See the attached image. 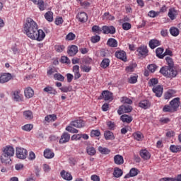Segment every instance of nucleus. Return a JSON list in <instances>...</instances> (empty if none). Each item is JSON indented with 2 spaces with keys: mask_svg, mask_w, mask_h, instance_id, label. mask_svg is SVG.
Returning <instances> with one entry per match:
<instances>
[{
  "mask_svg": "<svg viewBox=\"0 0 181 181\" xmlns=\"http://www.w3.org/2000/svg\"><path fill=\"white\" fill-rule=\"evenodd\" d=\"M163 112H175V110L170 105H165L163 108Z\"/></svg>",
  "mask_w": 181,
  "mask_h": 181,
  "instance_id": "45",
  "label": "nucleus"
},
{
  "mask_svg": "<svg viewBox=\"0 0 181 181\" xmlns=\"http://www.w3.org/2000/svg\"><path fill=\"white\" fill-rule=\"evenodd\" d=\"M56 119H57L56 115H49L45 118V121H46V122H53L56 121Z\"/></svg>",
  "mask_w": 181,
  "mask_h": 181,
  "instance_id": "36",
  "label": "nucleus"
},
{
  "mask_svg": "<svg viewBox=\"0 0 181 181\" xmlns=\"http://www.w3.org/2000/svg\"><path fill=\"white\" fill-rule=\"evenodd\" d=\"M66 39L67 40H74L76 39V35H74L73 33H69L66 35Z\"/></svg>",
  "mask_w": 181,
  "mask_h": 181,
  "instance_id": "60",
  "label": "nucleus"
},
{
  "mask_svg": "<svg viewBox=\"0 0 181 181\" xmlns=\"http://www.w3.org/2000/svg\"><path fill=\"white\" fill-rule=\"evenodd\" d=\"M107 46L110 47H117L118 46V42L114 38H110L107 42Z\"/></svg>",
  "mask_w": 181,
  "mask_h": 181,
  "instance_id": "32",
  "label": "nucleus"
},
{
  "mask_svg": "<svg viewBox=\"0 0 181 181\" xmlns=\"http://www.w3.org/2000/svg\"><path fill=\"white\" fill-rule=\"evenodd\" d=\"M160 73L167 78H173L177 76V71L174 70L173 68L168 66H163L160 68Z\"/></svg>",
  "mask_w": 181,
  "mask_h": 181,
  "instance_id": "2",
  "label": "nucleus"
},
{
  "mask_svg": "<svg viewBox=\"0 0 181 181\" xmlns=\"http://www.w3.org/2000/svg\"><path fill=\"white\" fill-rule=\"evenodd\" d=\"M122 170L119 169V168H115L114 170L113 175L115 177H121L122 176Z\"/></svg>",
  "mask_w": 181,
  "mask_h": 181,
  "instance_id": "41",
  "label": "nucleus"
},
{
  "mask_svg": "<svg viewBox=\"0 0 181 181\" xmlns=\"http://www.w3.org/2000/svg\"><path fill=\"white\" fill-rule=\"evenodd\" d=\"M99 40H101L100 35H95L90 37V42H92V43H98Z\"/></svg>",
  "mask_w": 181,
  "mask_h": 181,
  "instance_id": "53",
  "label": "nucleus"
},
{
  "mask_svg": "<svg viewBox=\"0 0 181 181\" xmlns=\"http://www.w3.org/2000/svg\"><path fill=\"white\" fill-rule=\"evenodd\" d=\"M170 151L173 153H177V152H181V146L171 145L170 146Z\"/></svg>",
  "mask_w": 181,
  "mask_h": 181,
  "instance_id": "34",
  "label": "nucleus"
},
{
  "mask_svg": "<svg viewBox=\"0 0 181 181\" xmlns=\"http://www.w3.org/2000/svg\"><path fill=\"white\" fill-rule=\"evenodd\" d=\"M13 100L17 103L23 101V95L21 94V90H16L13 92Z\"/></svg>",
  "mask_w": 181,
  "mask_h": 181,
  "instance_id": "11",
  "label": "nucleus"
},
{
  "mask_svg": "<svg viewBox=\"0 0 181 181\" xmlns=\"http://www.w3.org/2000/svg\"><path fill=\"white\" fill-rule=\"evenodd\" d=\"M10 80H12V74L9 73H4L0 76L1 84H4V83H8Z\"/></svg>",
  "mask_w": 181,
  "mask_h": 181,
  "instance_id": "10",
  "label": "nucleus"
},
{
  "mask_svg": "<svg viewBox=\"0 0 181 181\" xmlns=\"http://www.w3.org/2000/svg\"><path fill=\"white\" fill-rule=\"evenodd\" d=\"M81 69L85 73H90V71H91V66H86V65L81 66Z\"/></svg>",
  "mask_w": 181,
  "mask_h": 181,
  "instance_id": "58",
  "label": "nucleus"
},
{
  "mask_svg": "<svg viewBox=\"0 0 181 181\" xmlns=\"http://www.w3.org/2000/svg\"><path fill=\"white\" fill-rule=\"evenodd\" d=\"M139 107H140L141 108H144V110H148V108L151 107V102L148 100H141L139 103Z\"/></svg>",
  "mask_w": 181,
  "mask_h": 181,
  "instance_id": "21",
  "label": "nucleus"
},
{
  "mask_svg": "<svg viewBox=\"0 0 181 181\" xmlns=\"http://www.w3.org/2000/svg\"><path fill=\"white\" fill-rule=\"evenodd\" d=\"M105 100V101H112V93L108 90H104L99 98V100Z\"/></svg>",
  "mask_w": 181,
  "mask_h": 181,
  "instance_id": "6",
  "label": "nucleus"
},
{
  "mask_svg": "<svg viewBox=\"0 0 181 181\" xmlns=\"http://www.w3.org/2000/svg\"><path fill=\"white\" fill-rule=\"evenodd\" d=\"M61 176L64 179V180H73V176H71V174H70V173L66 172V170H62L61 172Z\"/></svg>",
  "mask_w": 181,
  "mask_h": 181,
  "instance_id": "26",
  "label": "nucleus"
},
{
  "mask_svg": "<svg viewBox=\"0 0 181 181\" xmlns=\"http://www.w3.org/2000/svg\"><path fill=\"white\" fill-rule=\"evenodd\" d=\"M147 69L149 70V71H151V73H155L158 69V66H156L155 64H151L148 65Z\"/></svg>",
  "mask_w": 181,
  "mask_h": 181,
  "instance_id": "46",
  "label": "nucleus"
},
{
  "mask_svg": "<svg viewBox=\"0 0 181 181\" xmlns=\"http://www.w3.org/2000/svg\"><path fill=\"white\" fill-rule=\"evenodd\" d=\"M133 136L134 139H136V141H141L142 138H144V135H142L141 132L134 133Z\"/></svg>",
  "mask_w": 181,
  "mask_h": 181,
  "instance_id": "52",
  "label": "nucleus"
},
{
  "mask_svg": "<svg viewBox=\"0 0 181 181\" xmlns=\"http://www.w3.org/2000/svg\"><path fill=\"white\" fill-rule=\"evenodd\" d=\"M16 156L18 159H26V156H28V150L23 148H17Z\"/></svg>",
  "mask_w": 181,
  "mask_h": 181,
  "instance_id": "5",
  "label": "nucleus"
},
{
  "mask_svg": "<svg viewBox=\"0 0 181 181\" xmlns=\"http://www.w3.org/2000/svg\"><path fill=\"white\" fill-rule=\"evenodd\" d=\"M140 156L144 160H148V159H151V153H149V151H148L147 150H141L140 151Z\"/></svg>",
  "mask_w": 181,
  "mask_h": 181,
  "instance_id": "23",
  "label": "nucleus"
},
{
  "mask_svg": "<svg viewBox=\"0 0 181 181\" xmlns=\"http://www.w3.org/2000/svg\"><path fill=\"white\" fill-rule=\"evenodd\" d=\"M115 56L117 59H119L123 62H127V53H125L124 51H117L115 53Z\"/></svg>",
  "mask_w": 181,
  "mask_h": 181,
  "instance_id": "16",
  "label": "nucleus"
},
{
  "mask_svg": "<svg viewBox=\"0 0 181 181\" xmlns=\"http://www.w3.org/2000/svg\"><path fill=\"white\" fill-rule=\"evenodd\" d=\"M11 158H12L11 156H8L7 154L2 153L0 157V160L1 163H6V164L11 163L12 162V159H11Z\"/></svg>",
  "mask_w": 181,
  "mask_h": 181,
  "instance_id": "19",
  "label": "nucleus"
},
{
  "mask_svg": "<svg viewBox=\"0 0 181 181\" xmlns=\"http://www.w3.org/2000/svg\"><path fill=\"white\" fill-rule=\"evenodd\" d=\"M23 29L24 33L27 35L28 37L32 39V40L42 42L46 37V34L43 30H39L37 23L30 18L26 19Z\"/></svg>",
  "mask_w": 181,
  "mask_h": 181,
  "instance_id": "1",
  "label": "nucleus"
},
{
  "mask_svg": "<svg viewBox=\"0 0 181 181\" xmlns=\"http://www.w3.org/2000/svg\"><path fill=\"white\" fill-rule=\"evenodd\" d=\"M106 125L108 127V129H110V131H114L115 128V123L112 121H107L106 122Z\"/></svg>",
  "mask_w": 181,
  "mask_h": 181,
  "instance_id": "51",
  "label": "nucleus"
},
{
  "mask_svg": "<svg viewBox=\"0 0 181 181\" xmlns=\"http://www.w3.org/2000/svg\"><path fill=\"white\" fill-rule=\"evenodd\" d=\"M72 71L74 74V80H78V78L81 77V74H80V66L78 65H74Z\"/></svg>",
  "mask_w": 181,
  "mask_h": 181,
  "instance_id": "18",
  "label": "nucleus"
},
{
  "mask_svg": "<svg viewBox=\"0 0 181 181\" xmlns=\"http://www.w3.org/2000/svg\"><path fill=\"white\" fill-rule=\"evenodd\" d=\"M153 93H155L156 97H162L163 94V86L160 85H158L157 86H154L152 89Z\"/></svg>",
  "mask_w": 181,
  "mask_h": 181,
  "instance_id": "8",
  "label": "nucleus"
},
{
  "mask_svg": "<svg viewBox=\"0 0 181 181\" xmlns=\"http://www.w3.org/2000/svg\"><path fill=\"white\" fill-rule=\"evenodd\" d=\"M104 136L106 141H112L113 139H115V137L114 136V133H112L110 130L105 132Z\"/></svg>",
  "mask_w": 181,
  "mask_h": 181,
  "instance_id": "25",
  "label": "nucleus"
},
{
  "mask_svg": "<svg viewBox=\"0 0 181 181\" xmlns=\"http://www.w3.org/2000/svg\"><path fill=\"white\" fill-rule=\"evenodd\" d=\"M23 115L25 119H32L33 118V114L30 110H27L23 112Z\"/></svg>",
  "mask_w": 181,
  "mask_h": 181,
  "instance_id": "44",
  "label": "nucleus"
},
{
  "mask_svg": "<svg viewBox=\"0 0 181 181\" xmlns=\"http://www.w3.org/2000/svg\"><path fill=\"white\" fill-rule=\"evenodd\" d=\"M3 154L12 157L15 154V149L12 146H6L3 150Z\"/></svg>",
  "mask_w": 181,
  "mask_h": 181,
  "instance_id": "15",
  "label": "nucleus"
},
{
  "mask_svg": "<svg viewBox=\"0 0 181 181\" xmlns=\"http://www.w3.org/2000/svg\"><path fill=\"white\" fill-rule=\"evenodd\" d=\"M92 31L95 32V33H98V35H100V33L103 32V29L100 28V26L93 25L92 27Z\"/></svg>",
  "mask_w": 181,
  "mask_h": 181,
  "instance_id": "55",
  "label": "nucleus"
},
{
  "mask_svg": "<svg viewBox=\"0 0 181 181\" xmlns=\"http://www.w3.org/2000/svg\"><path fill=\"white\" fill-rule=\"evenodd\" d=\"M102 30L105 35H108V33H110V35H114V33H115V28L112 25H104L102 28Z\"/></svg>",
  "mask_w": 181,
  "mask_h": 181,
  "instance_id": "12",
  "label": "nucleus"
},
{
  "mask_svg": "<svg viewBox=\"0 0 181 181\" xmlns=\"http://www.w3.org/2000/svg\"><path fill=\"white\" fill-rule=\"evenodd\" d=\"M43 91L45 93H47V94H53L54 95H56V94H57V91L55 90L54 88H53V87L52 86H47L43 89Z\"/></svg>",
  "mask_w": 181,
  "mask_h": 181,
  "instance_id": "29",
  "label": "nucleus"
},
{
  "mask_svg": "<svg viewBox=\"0 0 181 181\" xmlns=\"http://www.w3.org/2000/svg\"><path fill=\"white\" fill-rule=\"evenodd\" d=\"M148 45L151 49H156L158 46H160V41L156 39H153L149 41Z\"/></svg>",
  "mask_w": 181,
  "mask_h": 181,
  "instance_id": "22",
  "label": "nucleus"
},
{
  "mask_svg": "<svg viewBox=\"0 0 181 181\" xmlns=\"http://www.w3.org/2000/svg\"><path fill=\"white\" fill-rule=\"evenodd\" d=\"M170 105L173 109L174 112L177 111V108L180 105V98H175L170 102Z\"/></svg>",
  "mask_w": 181,
  "mask_h": 181,
  "instance_id": "9",
  "label": "nucleus"
},
{
  "mask_svg": "<svg viewBox=\"0 0 181 181\" xmlns=\"http://www.w3.org/2000/svg\"><path fill=\"white\" fill-rule=\"evenodd\" d=\"M136 81H138L137 76H131L129 79V83H130V84H135Z\"/></svg>",
  "mask_w": 181,
  "mask_h": 181,
  "instance_id": "63",
  "label": "nucleus"
},
{
  "mask_svg": "<svg viewBox=\"0 0 181 181\" xmlns=\"http://www.w3.org/2000/svg\"><path fill=\"white\" fill-rule=\"evenodd\" d=\"M24 95L25 98H32V97L35 95V91L33 89H32V88L28 87L24 90Z\"/></svg>",
  "mask_w": 181,
  "mask_h": 181,
  "instance_id": "17",
  "label": "nucleus"
},
{
  "mask_svg": "<svg viewBox=\"0 0 181 181\" xmlns=\"http://www.w3.org/2000/svg\"><path fill=\"white\" fill-rule=\"evenodd\" d=\"M129 173L130 176H132V177H134V176H136L138 173H139V170L136 168H132L129 171Z\"/></svg>",
  "mask_w": 181,
  "mask_h": 181,
  "instance_id": "54",
  "label": "nucleus"
},
{
  "mask_svg": "<svg viewBox=\"0 0 181 181\" xmlns=\"http://www.w3.org/2000/svg\"><path fill=\"white\" fill-rule=\"evenodd\" d=\"M59 90L62 93H69L70 91H73V87L71 86H62Z\"/></svg>",
  "mask_w": 181,
  "mask_h": 181,
  "instance_id": "43",
  "label": "nucleus"
},
{
  "mask_svg": "<svg viewBox=\"0 0 181 181\" xmlns=\"http://www.w3.org/2000/svg\"><path fill=\"white\" fill-rule=\"evenodd\" d=\"M131 23H124L122 24V28L124 30H129L131 29Z\"/></svg>",
  "mask_w": 181,
  "mask_h": 181,
  "instance_id": "64",
  "label": "nucleus"
},
{
  "mask_svg": "<svg viewBox=\"0 0 181 181\" xmlns=\"http://www.w3.org/2000/svg\"><path fill=\"white\" fill-rule=\"evenodd\" d=\"M159 81H158V78H153L149 80L148 81V86L149 87H153V86H156Z\"/></svg>",
  "mask_w": 181,
  "mask_h": 181,
  "instance_id": "50",
  "label": "nucleus"
},
{
  "mask_svg": "<svg viewBox=\"0 0 181 181\" xmlns=\"http://www.w3.org/2000/svg\"><path fill=\"white\" fill-rule=\"evenodd\" d=\"M168 15L170 19H171V21H175L177 15V11L175 8H170L169 10Z\"/></svg>",
  "mask_w": 181,
  "mask_h": 181,
  "instance_id": "28",
  "label": "nucleus"
},
{
  "mask_svg": "<svg viewBox=\"0 0 181 181\" xmlns=\"http://www.w3.org/2000/svg\"><path fill=\"white\" fill-rule=\"evenodd\" d=\"M121 103L125 105V104L131 105L132 104V100L128 98L127 97L121 98Z\"/></svg>",
  "mask_w": 181,
  "mask_h": 181,
  "instance_id": "47",
  "label": "nucleus"
},
{
  "mask_svg": "<svg viewBox=\"0 0 181 181\" xmlns=\"http://www.w3.org/2000/svg\"><path fill=\"white\" fill-rule=\"evenodd\" d=\"M66 131L71 134H78V130L73 127V126H68L66 127Z\"/></svg>",
  "mask_w": 181,
  "mask_h": 181,
  "instance_id": "49",
  "label": "nucleus"
},
{
  "mask_svg": "<svg viewBox=\"0 0 181 181\" xmlns=\"http://www.w3.org/2000/svg\"><path fill=\"white\" fill-rule=\"evenodd\" d=\"M166 63L168 66H166L167 67H170L173 69L175 67V63L173 62V59L170 57H165Z\"/></svg>",
  "mask_w": 181,
  "mask_h": 181,
  "instance_id": "37",
  "label": "nucleus"
},
{
  "mask_svg": "<svg viewBox=\"0 0 181 181\" xmlns=\"http://www.w3.org/2000/svg\"><path fill=\"white\" fill-rule=\"evenodd\" d=\"M67 53L69 56L73 57V56H76V54L78 53V47L76 45H71V47H68Z\"/></svg>",
  "mask_w": 181,
  "mask_h": 181,
  "instance_id": "13",
  "label": "nucleus"
},
{
  "mask_svg": "<svg viewBox=\"0 0 181 181\" xmlns=\"http://www.w3.org/2000/svg\"><path fill=\"white\" fill-rule=\"evenodd\" d=\"M71 127H74L75 128H83L86 127V122L81 119H78L72 121L70 124Z\"/></svg>",
  "mask_w": 181,
  "mask_h": 181,
  "instance_id": "7",
  "label": "nucleus"
},
{
  "mask_svg": "<svg viewBox=\"0 0 181 181\" xmlns=\"http://www.w3.org/2000/svg\"><path fill=\"white\" fill-rule=\"evenodd\" d=\"M86 152H87L88 155H89L90 156H94V155H95V153H97V151H95V148H94L93 146H87Z\"/></svg>",
  "mask_w": 181,
  "mask_h": 181,
  "instance_id": "35",
  "label": "nucleus"
},
{
  "mask_svg": "<svg viewBox=\"0 0 181 181\" xmlns=\"http://www.w3.org/2000/svg\"><path fill=\"white\" fill-rule=\"evenodd\" d=\"M163 48L158 47L156 49V54L158 59H163L165 57V53L163 54Z\"/></svg>",
  "mask_w": 181,
  "mask_h": 181,
  "instance_id": "33",
  "label": "nucleus"
},
{
  "mask_svg": "<svg viewBox=\"0 0 181 181\" xmlns=\"http://www.w3.org/2000/svg\"><path fill=\"white\" fill-rule=\"evenodd\" d=\"M78 2H80L81 6L83 8H88L90 6V3L88 1H81V0H77Z\"/></svg>",
  "mask_w": 181,
  "mask_h": 181,
  "instance_id": "59",
  "label": "nucleus"
},
{
  "mask_svg": "<svg viewBox=\"0 0 181 181\" xmlns=\"http://www.w3.org/2000/svg\"><path fill=\"white\" fill-rule=\"evenodd\" d=\"M23 131H25L26 132H30L33 129V124H27L21 127Z\"/></svg>",
  "mask_w": 181,
  "mask_h": 181,
  "instance_id": "39",
  "label": "nucleus"
},
{
  "mask_svg": "<svg viewBox=\"0 0 181 181\" xmlns=\"http://www.w3.org/2000/svg\"><path fill=\"white\" fill-rule=\"evenodd\" d=\"M70 141V134L67 132H64L59 139V144H66Z\"/></svg>",
  "mask_w": 181,
  "mask_h": 181,
  "instance_id": "20",
  "label": "nucleus"
},
{
  "mask_svg": "<svg viewBox=\"0 0 181 181\" xmlns=\"http://www.w3.org/2000/svg\"><path fill=\"white\" fill-rule=\"evenodd\" d=\"M136 52L138 53V56L139 57H142L143 59H145V57H146V56H148L149 53V50H148V47L145 45L140 46L139 48H137Z\"/></svg>",
  "mask_w": 181,
  "mask_h": 181,
  "instance_id": "3",
  "label": "nucleus"
},
{
  "mask_svg": "<svg viewBox=\"0 0 181 181\" xmlns=\"http://www.w3.org/2000/svg\"><path fill=\"white\" fill-rule=\"evenodd\" d=\"M35 5H37L40 11H45V2L43 0H40L37 3H34Z\"/></svg>",
  "mask_w": 181,
  "mask_h": 181,
  "instance_id": "48",
  "label": "nucleus"
},
{
  "mask_svg": "<svg viewBox=\"0 0 181 181\" xmlns=\"http://www.w3.org/2000/svg\"><path fill=\"white\" fill-rule=\"evenodd\" d=\"M135 67H136V64L130 65V66H127L126 68L127 73H132V71H134V69H135Z\"/></svg>",
  "mask_w": 181,
  "mask_h": 181,
  "instance_id": "62",
  "label": "nucleus"
},
{
  "mask_svg": "<svg viewBox=\"0 0 181 181\" xmlns=\"http://www.w3.org/2000/svg\"><path fill=\"white\" fill-rule=\"evenodd\" d=\"M54 47L56 52H57L58 53H62V52H63V50L66 49V47H64V45H55Z\"/></svg>",
  "mask_w": 181,
  "mask_h": 181,
  "instance_id": "56",
  "label": "nucleus"
},
{
  "mask_svg": "<svg viewBox=\"0 0 181 181\" xmlns=\"http://www.w3.org/2000/svg\"><path fill=\"white\" fill-rule=\"evenodd\" d=\"M54 78H55L56 80H58V81H64V76L60 74H55Z\"/></svg>",
  "mask_w": 181,
  "mask_h": 181,
  "instance_id": "57",
  "label": "nucleus"
},
{
  "mask_svg": "<svg viewBox=\"0 0 181 181\" xmlns=\"http://www.w3.org/2000/svg\"><path fill=\"white\" fill-rule=\"evenodd\" d=\"M76 19H78L79 22L84 23L85 22H87L88 16L86 12H81L77 14Z\"/></svg>",
  "mask_w": 181,
  "mask_h": 181,
  "instance_id": "14",
  "label": "nucleus"
},
{
  "mask_svg": "<svg viewBox=\"0 0 181 181\" xmlns=\"http://www.w3.org/2000/svg\"><path fill=\"white\" fill-rule=\"evenodd\" d=\"M45 18L48 22H53V12L47 11L45 14Z\"/></svg>",
  "mask_w": 181,
  "mask_h": 181,
  "instance_id": "40",
  "label": "nucleus"
},
{
  "mask_svg": "<svg viewBox=\"0 0 181 181\" xmlns=\"http://www.w3.org/2000/svg\"><path fill=\"white\" fill-rule=\"evenodd\" d=\"M110 66V59L107 58H105L102 62L100 63V67L102 69H107Z\"/></svg>",
  "mask_w": 181,
  "mask_h": 181,
  "instance_id": "38",
  "label": "nucleus"
},
{
  "mask_svg": "<svg viewBox=\"0 0 181 181\" xmlns=\"http://www.w3.org/2000/svg\"><path fill=\"white\" fill-rule=\"evenodd\" d=\"M98 151L100 152V153H101L102 155H108L109 153H110L111 150H110V148H107V147H103L101 146H100L98 148Z\"/></svg>",
  "mask_w": 181,
  "mask_h": 181,
  "instance_id": "31",
  "label": "nucleus"
},
{
  "mask_svg": "<svg viewBox=\"0 0 181 181\" xmlns=\"http://www.w3.org/2000/svg\"><path fill=\"white\" fill-rule=\"evenodd\" d=\"M170 35H172V36H179V29H177L176 27H172L170 29Z\"/></svg>",
  "mask_w": 181,
  "mask_h": 181,
  "instance_id": "42",
  "label": "nucleus"
},
{
  "mask_svg": "<svg viewBox=\"0 0 181 181\" xmlns=\"http://www.w3.org/2000/svg\"><path fill=\"white\" fill-rule=\"evenodd\" d=\"M114 162L116 165H122L124 163V157L119 154H117L114 157Z\"/></svg>",
  "mask_w": 181,
  "mask_h": 181,
  "instance_id": "27",
  "label": "nucleus"
},
{
  "mask_svg": "<svg viewBox=\"0 0 181 181\" xmlns=\"http://www.w3.org/2000/svg\"><path fill=\"white\" fill-rule=\"evenodd\" d=\"M132 111V106L129 105H121L118 110H117V114L119 115H122V114H124V112L125 114H128L129 112H131Z\"/></svg>",
  "mask_w": 181,
  "mask_h": 181,
  "instance_id": "4",
  "label": "nucleus"
},
{
  "mask_svg": "<svg viewBox=\"0 0 181 181\" xmlns=\"http://www.w3.org/2000/svg\"><path fill=\"white\" fill-rule=\"evenodd\" d=\"M101 132L99 130H92L90 133V136H100Z\"/></svg>",
  "mask_w": 181,
  "mask_h": 181,
  "instance_id": "61",
  "label": "nucleus"
},
{
  "mask_svg": "<svg viewBox=\"0 0 181 181\" xmlns=\"http://www.w3.org/2000/svg\"><path fill=\"white\" fill-rule=\"evenodd\" d=\"M121 120L122 122H127V124H131L132 122V117L129 116L128 115H122L120 117Z\"/></svg>",
  "mask_w": 181,
  "mask_h": 181,
  "instance_id": "30",
  "label": "nucleus"
},
{
  "mask_svg": "<svg viewBox=\"0 0 181 181\" xmlns=\"http://www.w3.org/2000/svg\"><path fill=\"white\" fill-rule=\"evenodd\" d=\"M44 156L46 159H52V158H54V153L51 149L46 148L44 151Z\"/></svg>",
  "mask_w": 181,
  "mask_h": 181,
  "instance_id": "24",
  "label": "nucleus"
}]
</instances>
